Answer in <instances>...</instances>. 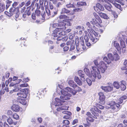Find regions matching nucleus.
Segmentation results:
<instances>
[{"mask_svg":"<svg viewBox=\"0 0 127 127\" xmlns=\"http://www.w3.org/2000/svg\"><path fill=\"white\" fill-rule=\"evenodd\" d=\"M91 110L92 111V112L94 114H95V111L97 112H100V113L101 112L100 111L98 110L97 107L95 106H93V107L91 109Z\"/></svg>","mask_w":127,"mask_h":127,"instance_id":"obj_21","label":"nucleus"},{"mask_svg":"<svg viewBox=\"0 0 127 127\" xmlns=\"http://www.w3.org/2000/svg\"><path fill=\"white\" fill-rule=\"evenodd\" d=\"M5 8V6L4 4H2L0 3V11L2 12L3 11Z\"/></svg>","mask_w":127,"mask_h":127,"instance_id":"obj_41","label":"nucleus"},{"mask_svg":"<svg viewBox=\"0 0 127 127\" xmlns=\"http://www.w3.org/2000/svg\"><path fill=\"white\" fill-rule=\"evenodd\" d=\"M7 121L10 125L13 124L14 125H16L17 123V122H14L12 119L10 117L8 118Z\"/></svg>","mask_w":127,"mask_h":127,"instance_id":"obj_20","label":"nucleus"},{"mask_svg":"<svg viewBox=\"0 0 127 127\" xmlns=\"http://www.w3.org/2000/svg\"><path fill=\"white\" fill-rule=\"evenodd\" d=\"M95 105L98 108H99L100 109H103L104 107L103 106L100 104L97 103H96L95 104Z\"/></svg>","mask_w":127,"mask_h":127,"instance_id":"obj_45","label":"nucleus"},{"mask_svg":"<svg viewBox=\"0 0 127 127\" xmlns=\"http://www.w3.org/2000/svg\"><path fill=\"white\" fill-rule=\"evenodd\" d=\"M122 70L127 69V60H125L124 63V65L123 67L121 68Z\"/></svg>","mask_w":127,"mask_h":127,"instance_id":"obj_37","label":"nucleus"},{"mask_svg":"<svg viewBox=\"0 0 127 127\" xmlns=\"http://www.w3.org/2000/svg\"><path fill=\"white\" fill-rule=\"evenodd\" d=\"M90 38L93 43H95L99 39L98 37L96 38L95 39L93 36H92L90 37Z\"/></svg>","mask_w":127,"mask_h":127,"instance_id":"obj_38","label":"nucleus"},{"mask_svg":"<svg viewBox=\"0 0 127 127\" xmlns=\"http://www.w3.org/2000/svg\"><path fill=\"white\" fill-rule=\"evenodd\" d=\"M74 41L73 40H71L69 41H67L66 42V44L67 45H72L73 44Z\"/></svg>","mask_w":127,"mask_h":127,"instance_id":"obj_51","label":"nucleus"},{"mask_svg":"<svg viewBox=\"0 0 127 127\" xmlns=\"http://www.w3.org/2000/svg\"><path fill=\"white\" fill-rule=\"evenodd\" d=\"M6 3V9H7L11 5L12 1L9 0H7L5 1Z\"/></svg>","mask_w":127,"mask_h":127,"instance_id":"obj_34","label":"nucleus"},{"mask_svg":"<svg viewBox=\"0 0 127 127\" xmlns=\"http://www.w3.org/2000/svg\"><path fill=\"white\" fill-rule=\"evenodd\" d=\"M113 58H114V60L116 61L118 60L119 59V56L116 50L114 51L113 52Z\"/></svg>","mask_w":127,"mask_h":127,"instance_id":"obj_18","label":"nucleus"},{"mask_svg":"<svg viewBox=\"0 0 127 127\" xmlns=\"http://www.w3.org/2000/svg\"><path fill=\"white\" fill-rule=\"evenodd\" d=\"M122 1H120L119 2L122 6H124V7L127 6V0H122Z\"/></svg>","mask_w":127,"mask_h":127,"instance_id":"obj_32","label":"nucleus"},{"mask_svg":"<svg viewBox=\"0 0 127 127\" xmlns=\"http://www.w3.org/2000/svg\"><path fill=\"white\" fill-rule=\"evenodd\" d=\"M61 82V81L59 82L56 84L57 89V92L58 93L61 95L60 96L61 99L67 100L70 99L71 95V94L68 93V92L75 95L77 92H79L82 91L81 88L77 85L75 88H74L76 90H73L72 88L68 87H67L63 89V85L65 83V82L63 81L62 83Z\"/></svg>","mask_w":127,"mask_h":127,"instance_id":"obj_1","label":"nucleus"},{"mask_svg":"<svg viewBox=\"0 0 127 127\" xmlns=\"http://www.w3.org/2000/svg\"><path fill=\"white\" fill-rule=\"evenodd\" d=\"M5 91L4 89H1L0 91V97L1 96L4 94L5 93Z\"/></svg>","mask_w":127,"mask_h":127,"instance_id":"obj_58","label":"nucleus"},{"mask_svg":"<svg viewBox=\"0 0 127 127\" xmlns=\"http://www.w3.org/2000/svg\"><path fill=\"white\" fill-rule=\"evenodd\" d=\"M121 48L122 50V52H125L126 51V45L125 42L123 40L121 41Z\"/></svg>","mask_w":127,"mask_h":127,"instance_id":"obj_16","label":"nucleus"},{"mask_svg":"<svg viewBox=\"0 0 127 127\" xmlns=\"http://www.w3.org/2000/svg\"><path fill=\"white\" fill-rule=\"evenodd\" d=\"M58 27H62V28H64L63 29V30L65 29V27H64V26L66 25V23H64L63 22H59L58 23Z\"/></svg>","mask_w":127,"mask_h":127,"instance_id":"obj_35","label":"nucleus"},{"mask_svg":"<svg viewBox=\"0 0 127 127\" xmlns=\"http://www.w3.org/2000/svg\"><path fill=\"white\" fill-rule=\"evenodd\" d=\"M97 6H98L99 11L100 10L102 11L104 10V8L101 5L98 3L97 4Z\"/></svg>","mask_w":127,"mask_h":127,"instance_id":"obj_44","label":"nucleus"},{"mask_svg":"<svg viewBox=\"0 0 127 127\" xmlns=\"http://www.w3.org/2000/svg\"><path fill=\"white\" fill-rule=\"evenodd\" d=\"M105 8L108 10L112 11L111 8L112 7V6L111 4H108V5H106L105 6Z\"/></svg>","mask_w":127,"mask_h":127,"instance_id":"obj_39","label":"nucleus"},{"mask_svg":"<svg viewBox=\"0 0 127 127\" xmlns=\"http://www.w3.org/2000/svg\"><path fill=\"white\" fill-rule=\"evenodd\" d=\"M46 12L48 16L50 15L51 17H54L57 13V11H55L54 9L51 11V12L49 9H46Z\"/></svg>","mask_w":127,"mask_h":127,"instance_id":"obj_9","label":"nucleus"},{"mask_svg":"<svg viewBox=\"0 0 127 127\" xmlns=\"http://www.w3.org/2000/svg\"><path fill=\"white\" fill-rule=\"evenodd\" d=\"M102 22L101 20V22H99V20H97L95 19H93L90 21V23L94 25L97 26H98L100 25V24Z\"/></svg>","mask_w":127,"mask_h":127,"instance_id":"obj_14","label":"nucleus"},{"mask_svg":"<svg viewBox=\"0 0 127 127\" xmlns=\"http://www.w3.org/2000/svg\"><path fill=\"white\" fill-rule=\"evenodd\" d=\"M67 18V16L64 15H61L59 16V18L61 19H66Z\"/></svg>","mask_w":127,"mask_h":127,"instance_id":"obj_50","label":"nucleus"},{"mask_svg":"<svg viewBox=\"0 0 127 127\" xmlns=\"http://www.w3.org/2000/svg\"><path fill=\"white\" fill-rule=\"evenodd\" d=\"M11 109L14 111L18 112L20 110L21 107L17 104H13L11 107Z\"/></svg>","mask_w":127,"mask_h":127,"instance_id":"obj_11","label":"nucleus"},{"mask_svg":"<svg viewBox=\"0 0 127 127\" xmlns=\"http://www.w3.org/2000/svg\"><path fill=\"white\" fill-rule=\"evenodd\" d=\"M13 118L16 120H18L19 119V116L16 113H15L13 114L12 116Z\"/></svg>","mask_w":127,"mask_h":127,"instance_id":"obj_46","label":"nucleus"},{"mask_svg":"<svg viewBox=\"0 0 127 127\" xmlns=\"http://www.w3.org/2000/svg\"><path fill=\"white\" fill-rule=\"evenodd\" d=\"M28 86V85L27 83H24L20 85V88L21 89V88L27 87Z\"/></svg>","mask_w":127,"mask_h":127,"instance_id":"obj_49","label":"nucleus"},{"mask_svg":"<svg viewBox=\"0 0 127 127\" xmlns=\"http://www.w3.org/2000/svg\"><path fill=\"white\" fill-rule=\"evenodd\" d=\"M78 120L77 119H75L72 122V124L74 125L78 123Z\"/></svg>","mask_w":127,"mask_h":127,"instance_id":"obj_61","label":"nucleus"},{"mask_svg":"<svg viewBox=\"0 0 127 127\" xmlns=\"http://www.w3.org/2000/svg\"><path fill=\"white\" fill-rule=\"evenodd\" d=\"M74 80L78 85L79 86H81L82 85V84L81 81L79 79L78 77L76 76H75Z\"/></svg>","mask_w":127,"mask_h":127,"instance_id":"obj_24","label":"nucleus"},{"mask_svg":"<svg viewBox=\"0 0 127 127\" xmlns=\"http://www.w3.org/2000/svg\"><path fill=\"white\" fill-rule=\"evenodd\" d=\"M29 90L28 89H24L21 90V92L18 93L17 95L19 97L23 98H26L27 96V94L28 93Z\"/></svg>","mask_w":127,"mask_h":127,"instance_id":"obj_7","label":"nucleus"},{"mask_svg":"<svg viewBox=\"0 0 127 127\" xmlns=\"http://www.w3.org/2000/svg\"><path fill=\"white\" fill-rule=\"evenodd\" d=\"M68 84L70 86L73 88H75L77 86L76 84L73 80H70L69 81Z\"/></svg>","mask_w":127,"mask_h":127,"instance_id":"obj_22","label":"nucleus"},{"mask_svg":"<svg viewBox=\"0 0 127 127\" xmlns=\"http://www.w3.org/2000/svg\"><path fill=\"white\" fill-rule=\"evenodd\" d=\"M98 95L99 96V99L100 101H103L105 100V96L103 93L100 92L98 93Z\"/></svg>","mask_w":127,"mask_h":127,"instance_id":"obj_19","label":"nucleus"},{"mask_svg":"<svg viewBox=\"0 0 127 127\" xmlns=\"http://www.w3.org/2000/svg\"><path fill=\"white\" fill-rule=\"evenodd\" d=\"M14 14H15V17L16 18H17L19 16V13L18 12H17V11H16L14 13Z\"/></svg>","mask_w":127,"mask_h":127,"instance_id":"obj_62","label":"nucleus"},{"mask_svg":"<svg viewBox=\"0 0 127 127\" xmlns=\"http://www.w3.org/2000/svg\"><path fill=\"white\" fill-rule=\"evenodd\" d=\"M55 100L57 103V104L55 105V106L61 104V102H64L63 100H62L58 98H55Z\"/></svg>","mask_w":127,"mask_h":127,"instance_id":"obj_31","label":"nucleus"},{"mask_svg":"<svg viewBox=\"0 0 127 127\" xmlns=\"http://www.w3.org/2000/svg\"><path fill=\"white\" fill-rule=\"evenodd\" d=\"M62 5V4L60 2H59L56 3L55 5L56 7L57 8H59L60 7V6Z\"/></svg>","mask_w":127,"mask_h":127,"instance_id":"obj_56","label":"nucleus"},{"mask_svg":"<svg viewBox=\"0 0 127 127\" xmlns=\"http://www.w3.org/2000/svg\"><path fill=\"white\" fill-rule=\"evenodd\" d=\"M31 9V6H29L27 8V9L26 11L25 12V13L23 15L22 18L24 20H26V14H27L29 16L31 15V12L30 11Z\"/></svg>","mask_w":127,"mask_h":127,"instance_id":"obj_10","label":"nucleus"},{"mask_svg":"<svg viewBox=\"0 0 127 127\" xmlns=\"http://www.w3.org/2000/svg\"><path fill=\"white\" fill-rule=\"evenodd\" d=\"M113 85L114 87L117 89H119L120 87L119 83L118 82H114Z\"/></svg>","mask_w":127,"mask_h":127,"instance_id":"obj_33","label":"nucleus"},{"mask_svg":"<svg viewBox=\"0 0 127 127\" xmlns=\"http://www.w3.org/2000/svg\"><path fill=\"white\" fill-rule=\"evenodd\" d=\"M26 40V38L23 37H21L19 40V41L21 43L20 45H21V47H22L23 46H26V44L25 42Z\"/></svg>","mask_w":127,"mask_h":127,"instance_id":"obj_17","label":"nucleus"},{"mask_svg":"<svg viewBox=\"0 0 127 127\" xmlns=\"http://www.w3.org/2000/svg\"><path fill=\"white\" fill-rule=\"evenodd\" d=\"M16 10L17 9L16 8L13 7L10 9L9 11L11 14H13L16 12Z\"/></svg>","mask_w":127,"mask_h":127,"instance_id":"obj_40","label":"nucleus"},{"mask_svg":"<svg viewBox=\"0 0 127 127\" xmlns=\"http://www.w3.org/2000/svg\"><path fill=\"white\" fill-rule=\"evenodd\" d=\"M114 46L116 47V49L118 51L121 50V48L119 44L117 41H115L114 42Z\"/></svg>","mask_w":127,"mask_h":127,"instance_id":"obj_28","label":"nucleus"},{"mask_svg":"<svg viewBox=\"0 0 127 127\" xmlns=\"http://www.w3.org/2000/svg\"><path fill=\"white\" fill-rule=\"evenodd\" d=\"M86 2L83 1H79L77 2V5L78 7H80L83 5H86Z\"/></svg>","mask_w":127,"mask_h":127,"instance_id":"obj_36","label":"nucleus"},{"mask_svg":"<svg viewBox=\"0 0 127 127\" xmlns=\"http://www.w3.org/2000/svg\"><path fill=\"white\" fill-rule=\"evenodd\" d=\"M78 73L79 76L83 78V80L84 81L85 80V75L83 71L81 70L79 71L78 72Z\"/></svg>","mask_w":127,"mask_h":127,"instance_id":"obj_29","label":"nucleus"},{"mask_svg":"<svg viewBox=\"0 0 127 127\" xmlns=\"http://www.w3.org/2000/svg\"><path fill=\"white\" fill-rule=\"evenodd\" d=\"M58 24L57 23H55L53 24L52 26V27L53 28H55L58 27Z\"/></svg>","mask_w":127,"mask_h":127,"instance_id":"obj_57","label":"nucleus"},{"mask_svg":"<svg viewBox=\"0 0 127 127\" xmlns=\"http://www.w3.org/2000/svg\"><path fill=\"white\" fill-rule=\"evenodd\" d=\"M7 113L8 115L10 117H12L13 115V112L11 110H8Z\"/></svg>","mask_w":127,"mask_h":127,"instance_id":"obj_52","label":"nucleus"},{"mask_svg":"<svg viewBox=\"0 0 127 127\" xmlns=\"http://www.w3.org/2000/svg\"><path fill=\"white\" fill-rule=\"evenodd\" d=\"M127 98V97L126 95H123L118 100V102L120 104L122 103L123 102V100L126 99Z\"/></svg>","mask_w":127,"mask_h":127,"instance_id":"obj_26","label":"nucleus"},{"mask_svg":"<svg viewBox=\"0 0 127 127\" xmlns=\"http://www.w3.org/2000/svg\"><path fill=\"white\" fill-rule=\"evenodd\" d=\"M121 89L122 91H124L126 89V83L125 81L122 80L120 81Z\"/></svg>","mask_w":127,"mask_h":127,"instance_id":"obj_15","label":"nucleus"},{"mask_svg":"<svg viewBox=\"0 0 127 127\" xmlns=\"http://www.w3.org/2000/svg\"><path fill=\"white\" fill-rule=\"evenodd\" d=\"M97 4L96 5V6H94V8L95 10L97 12H99V8H98V7H97Z\"/></svg>","mask_w":127,"mask_h":127,"instance_id":"obj_60","label":"nucleus"},{"mask_svg":"<svg viewBox=\"0 0 127 127\" xmlns=\"http://www.w3.org/2000/svg\"><path fill=\"white\" fill-rule=\"evenodd\" d=\"M120 107V106L119 104H116L115 101H111L107 102L106 108L107 109L110 108L117 112L119 110Z\"/></svg>","mask_w":127,"mask_h":127,"instance_id":"obj_3","label":"nucleus"},{"mask_svg":"<svg viewBox=\"0 0 127 127\" xmlns=\"http://www.w3.org/2000/svg\"><path fill=\"white\" fill-rule=\"evenodd\" d=\"M70 11L66 9L65 8H63L62 9L61 12V14H69L70 13Z\"/></svg>","mask_w":127,"mask_h":127,"instance_id":"obj_27","label":"nucleus"},{"mask_svg":"<svg viewBox=\"0 0 127 127\" xmlns=\"http://www.w3.org/2000/svg\"><path fill=\"white\" fill-rule=\"evenodd\" d=\"M64 29L63 28H57L54 30L52 35L54 37H57L59 35L60 36L64 35L65 34L64 32L63 31Z\"/></svg>","mask_w":127,"mask_h":127,"instance_id":"obj_5","label":"nucleus"},{"mask_svg":"<svg viewBox=\"0 0 127 127\" xmlns=\"http://www.w3.org/2000/svg\"><path fill=\"white\" fill-rule=\"evenodd\" d=\"M18 100L19 102L22 104L24 105H25L26 104L27 101L25 99L19 98L18 99Z\"/></svg>","mask_w":127,"mask_h":127,"instance_id":"obj_30","label":"nucleus"},{"mask_svg":"<svg viewBox=\"0 0 127 127\" xmlns=\"http://www.w3.org/2000/svg\"><path fill=\"white\" fill-rule=\"evenodd\" d=\"M94 64L102 73H104L107 69L106 64L103 61H101L98 63L97 61L95 60L94 61Z\"/></svg>","mask_w":127,"mask_h":127,"instance_id":"obj_4","label":"nucleus"},{"mask_svg":"<svg viewBox=\"0 0 127 127\" xmlns=\"http://www.w3.org/2000/svg\"><path fill=\"white\" fill-rule=\"evenodd\" d=\"M69 107L68 105L63 104L62 106H59L56 109L57 111H59L61 110H68Z\"/></svg>","mask_w":127,"mask_h":127,"instance_id":"obj_12","label":"nucleus"},{"mask_svg":"<svg viewBox=\"0 0 127 127\" xmlns=\"http://www.w3.org/2000/svg\"><path fill=\"white\" fill-rule=\"evenodd\" d=\"M101 88L103 90L106 92L111 91L113 89L112 87L109 86L105 87L102 86Z\"/></svg>","mask_w":127,"mask_h":127,"instance_id":"obj_13","label":"nucleus"},{"mask_svg":"<svg viewBox=\"0 0 127 127\" xmlns=\"http://www.w3.org/2000/svg\"><path fill=\"white\" fill-rule=\"evenodd\" d=\"M21 78L22 79V82L24 83H26L28 82L29 80V79L28 77L27 78H23L22 76H21Z\"/></svg>","mask_w":127,"mask_h":127,"instance_id":"obj_42","label":"nucleus"},{"mask_svg":"<svg viewBox=\"0 0 127 127\" xmlns=\"http://www.w3.org/2000/svg\"><path fill=\"white\" fill-rule=\"evenodd\" d=\"M82 8H78L73 9V10L74 12L81 11H82Z\"/></svg>","mask_w":127,"mask_h":127,"instance_id":"obj_59","label":"nucleus"},{"mask_svg":"<svg viewBox=\"0 0 127 127\" xmlns=\"http://www.w3.org/2000/svg\"><path fill=\"white\" fill-rule=\"evenodd\" d=\"M123 123L125 126H124L123 127H127V120H124Z\"/></svg>","mask_w":127,"mask_h":127,"instance_id":"obj_64","label":"nucleus"},{"mask_svg":"<svg viewBox=\"0 0 127 127\" xmlns=\"http://www.w3.org/2000/svg\"><path fill=\"white\" fill-rule=\"evenodd\" d=\"M66 6L68 8L74 7V5L73 4H71L70 3L67 4L66 5Z\"/></svg>","mask_w":127,"mask_h":127,"instance_id":"obj_47","label":"nucleus"},{"mask_svg":"<svg viewBox=\"0 0 127 127\" xmlns=\"http://www.w3.org/2000/svg\"><path fill=\"white\" fill-rule=\"evenodd\" d=\"M91 70L90 73L89 69L87 68H86L84 69V71L86 74L89 77L92 78L93 82H95V79L97 78L98 79L101 78L100 72L98 68H97L95 66H92Z\"/></svg>","mask_w":127,"mask_h":127,"instance_id":"obj_2","label":"nucleus"},{"mask_svg":"<svg viewBox=\"0 0 127 127\" xmlns=\"http://www.w3.org/2000/svg\"><path fill=\"white\" fill-rule=\"evenodd\" d=\"M110 1L114 5L115 7L118 8L120 10L121 9V6L120 4L117 3L115 1L112 0H110Z\"/></svg>","mask_w":127,"mask_h":127,"instance_id":"obj_23","label":"nucleus"},{"mask_svg":"<svg viewBox=\"0 0 127 127\" xmlns=\"http://www.w3.org/2000/svg\"><path fill=\"white\" fill-rule=\"evenodd\" d=\"M25 2H27L25 4V6H27L29 5L31 3L30 0H26Z\"/></svg>","mask_w":127,"mask_h":127,"instance_id":"obj_53","label":"nucleus"},{"mask_svg":"<svg viewBox=\"0 0 127 127\" xmlns=\"http://www.w3.org/2000/svg\"><path fill=\"white\" fill-rule=\"evenodd\" d=\"M43 0H39V2L40 6L38 3H36L35 5V7L36 8V9L35 11V14L37 16L39 15L40 13V12L39 9L40 7L42 10L44 9V7L43 6Z\"/></svg>","mask_w":127,"mask_h":127,"instance_id":"obj_6","label":"nucleus"},{"mask_svg":"<svg viewBox=\"0 0 127 127\" xmlns=\"http://www.w3.org/2000/svg\"><path fill=\"white\" fill-rule=\"evenodd\" d=\"M63 123L65 124V125H68L70 123L69 121L67 120H64L63 121Z\"/></svg>","mask_w":127,"mask_h":127,"instance_id":"obj_55","label":"nucleus"},{"mask_svg":"<svg viewBox=\"0 0 127 127\" xmlns=\"http://www.w3.org/2000/svg\"><path fill=\"white\" fill-rule=\"evenodd\" d=\"M93 15L96 20H99V22H101V19L96 13H93Z\"/></svg>","mask_w":127,"mask_h":127,"instance_id":"obj_43","label":"nucleus"},{"mask_svg":"<svg viewBox=\"0 0 127 127\" xmlns=\"http://www.w3.org/2000/svg\"><path fill=\"white\" fill-rule=\"evenodd\" d=\"M99 14L101 17L104 19H108L109 18V17L105 13L100 12L99 13Z\"/></svg>","mask_w":127,"mask_h":127,"instance_id":"obj_25","label":"nucleus"},{"mask_svg":"<svg viewBox=\"0 0 127 127\" xmlns=\"http://www.w3.org/2000/svg\"><path fill=\"white\" fill-rule=\"evenodd\" d=\"M87 83L89 86H90L92 84V81L89 78L86 79Z\"/></svg>","mask_w":127,"mask_h":127,"instance_id":"obj_48","label":"nucleus"},{"mask_svg":"<svg viewBox=\"0 0 127 127\" xmlns=\"http://www.w3.org/2000/svg\"><path fill=\"white\" fill-rule=\"evenodd\" d=\"M87 120L90 122H93L94 121V119H93L92 117V116H89V117H87Z\"/></svg>","mask_w":127,"mask_h":127,"instance_id":"obj_54","label":"nucleus"},{"mask_svg":"<svg viewBox=\"0 0 127 127\" xmlns=\"http://www.w3.org/2000/svg\"><path fill=\"white\" fill-rule=\"evenodd\" d=\"M108 59L106 57H104L103 58V60L105 61L108 64L111 63V61H113L114 58L113 56L111 54H108Z\"/></svg>","mask_w":127,"mask_h":127,"instance_id":"obj_8","label":"nucleus"},{"mask_svg":"<svg viewBox=\"0 0 127 127\" xmlns=\"http://www.w3.org/2000/svg\"><path fill=\"white\" fill-rule=\"evenodd\" d=\"M75 48V46L74 44H72L71 45L70 47V51H71L73 50Z\"/></svg>","mask_w":127,"mask_h":127,"instance_id":"obj_63","label":"nucleus"}]
</instances>
